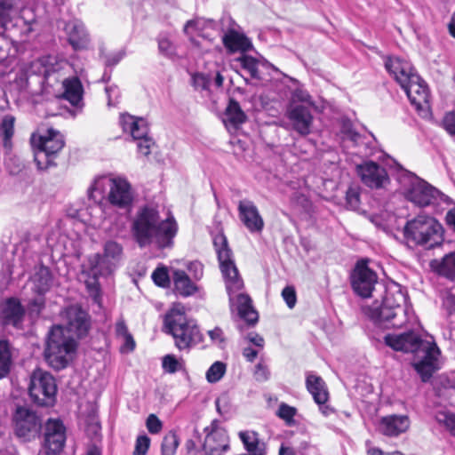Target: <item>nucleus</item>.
I'll return each mask as SVG.
<instances>
[{
  "instance_id": "10",
  "label": "nucleus",
  "mask_w": 455,
  "mask_h": 455,
  "mask_svg": "<svg viewBox=\"0 0 455 455\" xmlns=\"http://www.w3.org/2000/svg\"><path fill=\"white\" fill-rule=\"evenodd\" d=\"M205 437L201 443V434L197 429L193 432L192 438L188 439L185 447L189 455H224L230 450V440L228 431L222 427L218 419H213L204 427Z\"/></svg>"
},
{
  "instance_id": "43",
  "label": "nucleus",
  "mask_w": 455,
  "mask_h": 455,
  "mask_svg": "<svg viewBox=\"0 0 455 455\" xmlns=\"http://www.w3.org/2000/svg\"><path fill=\"white\" fill-rule=\"evenodd\" d=\"M217 411L225 419L231 417L233 409L229 401V398L226 395H222L215 401Z\"/></svg>"
},
{
  "instance_id": "63",
  "label": "nucleus",
  "mask_w": 455,
  "mask_h": 455,
  "mask_svg": "<svg viewBox=\"0 0 455 455\" xmlns=\"http://www.w3.org/2000/svg\"><path fill=\"white\" fill-rule=\"evenodd\" d=\"M445 224L448 229L455 233V207L447 212Z\"/></svg>"
},
{
  "instance_id": "49",
  "label": "nucleus",
  "mask_w": 455,
  "mask_h": 455,
  "mask_svg": "<svg viewBox=\"0 0 455 455\" xmlns=\"http://www.w3.org/2000/svg\"><path fill=\"white\" fill-rule=\"evenodd\" d=\"M211 79L209 76L203 73H196L192 76V85L197 91H204L209 88Z\"/></svg>"
},
{
  "instance_id": "52",
  "label": "nucleus",
  "mask_w": 455,
  "mask_h": 455,
  "mask_svg": "<svg viewBox=\"0 0 455 455\" xmlns=\"http://www.w3.org/2000/svg\"><path fill=\"white\" fill-rule=\"evenodd\" d=\"M158 50L160 53L167 58H172L176 53L173 44L167 38L158 40Z\"/></svg>"
},
{
  "instance_id": "18",
  "label": "nucleus",
  "mask_w": 455,
  "mask_h": 455,
  "mask_svg": "<svg viewBox=\"0 0 455 455\" xmlns=\"http://www.w3.org/2000/svg\"><path fill=\"white\" fill-rule=\"evenodd\" d=\"M237 210L240 220L251 233H260L262 231L264 220L252 201L241 200Z\"/></svg>"
},
{
  "instance_id": "35",
  "label": "nucleus",
  "mask_w": 455,
  "mask_h": 455,
  "mask_svg": "<svg viewBox=\"0 0 455 455\" xmlns=\"http://www.w3.org/2000/svg\"><path fill=\"white\" fill-rule=\"evenodd\" d=\"M12 363L11 347L8 341L0 340V379L5 377Z\"/></svg>"
},
{
  "instance_id": "30",
  "label": "nucleus",
  "mask_w": 455,
  "mask_h": 455,
  "mask_svg": "<svg viewBox=\"0 0 455 455\" xmlns=\"http://www.w3.org/2000/svg\"><path fill=\"white\" fill-rule=\"evenodd\" d=\"M239 437L249 455H265V444L254 431H241Z\"/></svg>"
},
{
  "instance_id": "19",
  "label": "nucleus",
  "mask_w": 455,
  "mask_h": 455,
  "mask_svg": "<svg viewBox=\"0 0 455 455\" xmlns=\"http://www.w3.org/2000/svg\"><path fill=\"white\" fill-rule=\"evenodd\" d=\"M25 310L19 299L10 298L1 306L0 323L4 327L12 326L20 329L24 319Z\"/></svg>"
},
{
  "instance_id": "64",
  "label": "nucleus",
  "mask_w": 455,
  "mask_h": 455,
  "mask_svg": "<svg viewBox=\"0 0 455 455\" xmlns=\"http://www.w3.org/2000/svg\"><path fill=\"white\" fill-rule=\"evenodd\" d=\"M443 422L446 427L449 429L451 435L455 437V415L445 414Z\"/></svg>"
},
{
  "instance_id": "17",
  "label": "nucleus",
  "mask_w": 455,
  "mask_h": 455,
  "mask_svg": "<svg viewBox=\"0 0 455 455\" xmlns=\"http://www.w3.org/2000/svg\"><path fill=\"white\" fill-rule=\"evenodd\" d=\"M287 117L298 133L302 136L310 133L313 116L309 106L293 101L287 109Z\"/></svg>"
},
{
  "instance_id": "2",
  "label": "nucleus",
  "mask_w": 455,
  "mask_h": 455,
  "mask_svg": "<svg viewBox=\"0 0 455 455\" xmlns=\"http://www.w3.org/2000/svg\"><path fill=\"white\" fill-rule=\"evenodd\" d=\"M68 63L55 56H44L28 64L20 71L17 82L20 86L33 95L41 94L46 87H54L61 83V98L73 107L82 106L84 89L78 77H64L62 71Z\"/></svg>"
},
{
  "instance_id": "24",
  "label": "nucleus",
  "mask_w": 455,
  "mask_h": 455,
  "mask_svg": "<svg viewBox=\"0 0 455 455\" xmlns=\"http://www.w3.org/2000/svg\"><path fill=\"white\" fill-rule=\"evenodd\" d=\"M306 387L317 404L324 403L328 401L329 393L325 382L320 376L313 372H307Z\"/></svg>"
},
{
  "instance_id": "16",
  "label": "nucleus",
  "mask_w": 455,
  "mask_h": 455,
  "mask_svg": "<svg viewBox=\"0 0 455 455\" xmlns=\"http://www.w3.org/2000/svg\"><path fill=\"white\" fill-rule=\"evenodd\" d=\"M108 202L119 209L129 210L133 202V192L130 183L123 178L110 179Z\"/></svg>"
},
{
  "instance_id": "36",
  "label": "nucleus",
  "mask_w": 455,
  "mask_h": 455,
  "mask_svg": "<svg viewBox=\"0 0 455 455\" xmlns=\"http://www.w3.org/2000/svg\"><path fill=\"white\" fill-rule=\"evenodd\" d=\"M12 9V4L10 0H0V28H4V31L14 28L17 26V22L10 17V12Z\"/></svg>"
},
{
  "instance_id": "54",
  "label": "nucleus",
  "mask_w": 455,
  "mask_h": 455,
  "mask_svg": "<svg viewBox=\"0 0 455 455\" xmlns=\"http://www.w3.org/2000/svg\"><path fill=\"white\" fill-rule=\"evenodd\" d=\"M282 297L289 308L295 307L297 295L293 286H285L282 291Z\"/></svg>"
},
{
  "instance_id": "32",
  "label": "nucleus",
  "mask_w": 455,
  "mask_h": 455,
  "mask_svg": "<svg viewBox=\"0 0 455 455\" xmlns=\"http://www.w3.org/2000/svg\"><path fill=\"white\" fill-rule=\"evenodd\" d=\"M14 28H10V30H4V28H0V65H4L7 67L8 58L10 55V50L14 42Z\"/></svg>"
},
{
  "instance_id": "9",
  "label": "nucleus",
  "mask_w": 455,
  "mask_h": 455,
  "mask_svg": "<svg viewBox=\"0 0 455 455\" xmlns=\"http://www.w3.org/2000/svg\"><path fill=\"white\" fill-rule=\"evenodd\" d=\"M165 332L172 336L179 350L189 349L200 343L203 335L195 320L188 318L181 304H174L164 320Z\"/></svg>"
},
{
  "instance_id": "44",
  "label": "nucleus",
  "mask_w": 455,
  "mask_h": 455,
  "mask_svg": "<svg viewBox=\"0 0 455 455\" xmlns=\"http://www.w3.org/2000/svg\"><path fill=\"white\" fill-rule=\"evenodd\" d=\"M443 300L442 307L446 311L447 315L451 316L455 314V294L451 290L441 291Z\"/></svg>"
},
{
  "instance_id": "48",
  "label": "nucleus",
  "mask_w": 455,
  "mask_h": 455,
  "mask_svg": "<svg viewBox=\"0 0 455 455\" xmlns=\"http://www.w3.org/2000/svg\"><path fill=\"white\" fill-rule=\"evenodd\" d=\"M86 287L93 302L100 306L101 292L98 277H93L92 281H87Z\"/></svg>"
},
{
  "instance_id": "8",
  "label": "nucleus",
  "mask_w": 455,
  "mask_h": 455,
  "mask_svg": "<svg viewBox=\"0 0 455 455\" xmlns=\"http://www.w3.org/2000/svg\"><path fill=\"white\" fill-rule=\"evenodd\" d=\"M444 228L434 217L419 214L408 220L403 228V235L408 247H423L431 250L443 244Z\"/></svg>"
},
{
  "instance_id": "56",
  "label": "nucleus",
  "mask_w": 455,
  "mask_h": 455,
  "mask_svg": "<svg viewBox=\"0 0 455 455\" xmlns=\"http://www.w3.org/2000/svg\"><path fill=\"white\" fill-rule=\"evenodd\" d=\"M254 377H255V379L259 382H265L269 379L270 371H269L267 366L264 363L259 362L256 365L255 371H254Z\"/></svg>"
},
{
  "instance_id": "53",
  "label": "nucleus",
  "mask_w": 455,
  "mask_h": 455,
  "mask_svg": "<svg viewBox=\"0 0 455 455\" xmlns=\"http://www.w3.org/2000/svg\"><path fill=\"white\" fill-rule=\"evenodd\" d=\"M125 52L124 51H119L116 52H113L110 54H103L101 53L100 56L104 59V64L106 68H113L116 65H117L121 60L124 57Z\"/></svg>"
},
{
  "instance_id": "51",
  "label": "nucleus",
  "mask_w": 455,
  "mask_h": 455,
  "mask_svg": "<svg viewBox=\"0 0 455 455\" xmlns=\"http://www.w3.org/2000/svg\"><path fill=\"white\" fill-rule=\"evenodd\" d=\"M105 92L108 98V106L116 107L120 98V90L116 84L106 86Z\"/></svg>"
},
{
  "instance_id": "5",
  "label": "nucleus",
  "mask_w": 455,
  "mask_h": 455,
  "mask_svg": "<svg viewBox=\"0 0 455 455\" xmlns=\"http://www.w3.org/2000/svg\"><path fill=\"white\" fill-rule=\"evenodd\" d=\"M343 153L357 157L352 160L355 173L370 188L379 189L390 182L387 170L378 163L366 160L373 155L371 141L358 132L355 124L343 116Z\"/></svg>"
},
{
  "instance_id": "42",
  "label": "nucleus",
  "mask_w": 455,
  "mask_h": 455,
  "mask_svg": "<svg viewBox=\"0 0 455 455\" xmlns=\"http://www.w3.org/2000/svg\"><path fill=\"white\" fill-rule=\"evenodd\" d=\"M163 369L168 373H175L184 367L182 360H178L173 355H166L163 358Z\"/></svg>"
},
{
  "instance_id": "50",
  "label": "nucleus",
  "mask_w": 455,
  "mask_h": 455,
  "mask_svg": "<svg viewBox=\"0 0 455 455\" xmlns=\"http://www.w3.org/2000/svg\"><path fill=\"white\" fill-rule=\"evenodd\" d=\"M148 431L152 435L159 434L163 429V422L155 414H149L146 419Z\"/></svg>"
},
{
  "instance_id": "39",
  "label": "nucleus",
  "mask_w": 455,
  "mask_h": 455,
  "mask_svg": "<svg viewBox=\"0 0 455 455\" xmlns=\"http://www.w3.org/2000/svg\"><path fill=\"white\" fill-rule=\"evenodd\" d=\"M14 122L15 118L12 115H6L4 116L0 130L4 139V146L5 148L9 147L11 144V139L14 133Z\"/></svg>"
},
{
  "instance_id": "60",
  "label": "nucleus",
  "mask_w": 455,
  "mask_h": 455,
  "mask_svg": "<svg viewBox=\"0 0 455 455\" xmlns=\"http://www.w3.org/2000/svg\"><path fill=\"white\" fill-rule=\"evenodd\" d=\"M137 148L140 154L144 156H148L150 154V147L152 144L151 140L148 137H144L143 139H137Z\"/></svg>"
},
{
  "instance_id": "62",
  "label": "nucleus",
  "mask_w": 455,
  "mask_h": 455,
  "mask_svg": "<svg viewBox=\"0 0 455 455\" xmlns=\"http://www.w3.org/2000/svg\"><path fill=\"white\" fill-rule=\"evenodd\" d=\"M208 334L213 342L222 343L225 341L223 331L220 327L209 331Z\"/></svg>"
},
{
  "instance_id": "13",
  "label": "nucleus",
  "mask_w": 455,
  "mask_h": 455,
  "mask_svg": "<svg viewBox=\"0 0 455 455\" xmlns=\"http://www.w3.org/2000/svg\"><path fill=\"white\" fill-rule=\"evenodd\" d=\"M28 391L35 403L52 406L56 401V380L51 373L36 369L31 374Z\"/></svg>"
},
{
  "instance_id": "21",
  "label": "nucleus",
  "mask_w": 455,
  "mask_h": 455,
  "mask_svg": "<svg viewBox=\"0 0 455 455\" xmlns=\"http://www.w3.org/2000/svg\"><path fill=\"white\" fill-rule=\"evenodd\" d=\"M410 427V419L406 415H389L383 417L379 422V431L387 436H397Z\"/></svg>"
},
{
  "instance_id": "26",
  "label": "nucleus",
  "mask_w": 455,
  "mask_h": 455,
  "mask_svg": "<svg viewBox=\"0 0 455 455\" xmlns=\"http://www.w3.org/2000/svg\"><path fill=\"white\" fill-rule=\"evenodd\" d=\"M89 273L92 277L108 275L116 268V263L106 255L95 253L89 258Z\"/></svg>"
},
{
  "instance_id": "37",
  "label": "nucleus",
  "mask_w": 455,
  "mask_h": 455,
  "mask_svg": "<svg viewBox=\"0 0 455 455\" xmlns=\"http://www.w3.org/2000/svg\"><path fill=\"white\" fill-rule=\"evenodd\" d=\"M123 246L121 243L108 240L104 244V254L117 266L123 258Z\"/></svg>"
},
{
  "instance_id": "22",
  "label": "nucleus",
  "mask_w": 455,
  "mask_h": 455,
  "mask_svg": "<svg viewBox=\"0 0 455 455\" xmlns=\"http://www.w3.org/2000/svg\"><path fill=\"white\" fill-rule=\"evenodd\" d=\"M120 124L124 132L129 133L135 140L143 139L148 133V126L145 119L129 114L120 116Z\"/></svg>"
},
{
  "instance_id": "20",
  "label": "nucleus",
  "mask_w": 455,
  "mask_h": 455,
  "mask_svg": "<svg viewBox=\"0 0 455 455\" xmlns=\"http://www.w3.org/2000/svg\"><path fill=\"white\" fill-rule=\"evenodd\" d=\"M401 87L405 92L411 103L417 108L421 106L422 101L426 102L427 100V85L419 75L415 73L411 75L410 80L403 83Z\"/></svg>"
},
{
  "instance_id": "27",
  "label": "nucleus",
  "mask_w": 455,
  "mask_h": 455,
  "mask_svg": "<svg viewBox=\"0 0 455 455\" xmlns=\"http://www.w3.org/2000/svg\"><path fill=\"white\" fill-rule=\"evenodd\" d=\"M174 291L184 298L194 295L198 286L191 280L184 270L175 269L172 272Z\"/></svg>"
},
{
  "instance_id": "59",
  "label": "nucleus",
  "mask_w": 455,
  "mask_h": 455,
  "mask_svg": "<svg viewBox=\"0 0 455 455\" xmlns=\"http://www.w3.org/2000/svg\"><path fill=\"white\" fill-rule=\"evenodd\" d=\"M12 267L11 265H4L0 271V289H5L9 284V282L12 278Z\"/></svg>"
},
{
  "instance_id": "31",
  "label": "nucleus",
  "mask_w": 455,
  "mask_h": 455,
  "mask_svg": "<svg viewBox=\"0 0 455 455\" xmlns=\"http://www.w3.org/2000/svg\"><path fill=\"white\" fill-rule=\"evenodd\" d=\"M247 116L241 108L240 104L234 99H230L225 110L224 122L234 128H237L245 123Z\"/></svg>"
},
{
  "instance_id": "41",
  "label": "nucleus",
  "mask_w": 455,
  "mask_h": 455,
  "mask_svg": "<svg viewBox=\"0 0 455 455\" xmlns=\"http://www.w3.org/2000/svg\"><path fill=\"white\" fill-rule=\"evenodd\" d=\"M346 207L352 211L360 209V188L350 187L346 193Z\"/></svg>"
},
{
  "instance_id": "15",
  "label": "nucleus",
  "mask_w": 455,
  "mask_h": 455,
  "mask_svg": "<svg viewBox=\"0 0 455 455\" xmlns=\"http://www.w3.org/2000/svg\"><path fill=\"white\" fill-rule=\"evenodd\" d=\"M13 421L16 435L25 440L35 438L42 427L39 417L26 407L17 408L13 415Z\"/></svg>"
},
{
  "instance_id": "4",
  "label": "nucleus",
  "mask_w": 455,
  "mask_h": 455,
  "mask_svg": "<svg viewBox=\"0 0 455 455\" xmlns=\"http://www.w3.org/2000/svg\"><path fill=\"white\" fill-rule=\"evenodd\" d=\"M178 229L173 215L168 212L163 217L158 207L153 204L140 207L131 222L132 239L140 248L151 245L159 250L172 248Z\"/></svg>"
},
{
  "instance_id": "57",
  "label": "nucleus",
  "mask_w": 455,
  "mask_h": 455,
  "mask_svg": "<svg viewBox=\"0 0 455 455\" xmlns=\"http://www.w3.org/2000/svg\"><path fill=\"white\" fill-rule=\"evenodd\" d=\"M44 307V298L42 294L28 302V308L31 315H38Z\"/></svg>"
},
{
  "instance_id": "12",
  "label": "nucleus",
  "mask_w": 455,
  "mask_h": 455,
  "mask_svg": "<svg viewBox=\"0 0 455 455\" xmlns=\"http://www.w3.org/2000/svg\"><path fill=\"white\" fill-rule=\"evenodd\" d=\"M411 180L405 190V198L419 207L437 204L440 201L446 202L449 197L425 180L410 172Z\"/></svg>"
},
{
  "instance_id": "46",
  "label": "nucleus",
  "mask_w": 455,
  "mask_h": 455,
  "mask_svg": "<svg viewBox=\"0 0 455 455\" xmlns=\"http://www.w3.org/2000/svg\"><path fill=\"white\" fill-rule=\"evenodd\" d=\"M151 440L147 435H140L137 437L133 455H147Z\"/></svg>"
},
{
  "instance_id": "28",
  "label": "nucleus",
  "mask_w": 455,
  "mask_h": 455,
  "mask_svg": "<svg viewBox=\"0 0 455 455\" xmlns=\"http://www.w3.org/2000/svg\"><path fill=\"white\" fill-rule=\"evenodd\" d=\"M68 39L75 50L84 49L89 44V36L84 25L75 20L67 25Z\"/></svg>"
},
{
  "instance_id": "3",
  "label": "nucleus",
  "mask_w": 455,
  "mask_h": 455,
  "mask_svg": "<svg viewBox=\"0 0 455 455\" xmlns=\"http://www.w3.org/2000/svg\"><path fill=\"white\" fill-rule=\"evenodd\" d=\"M65 318V328L70 335L65 334L63 326H53L48 333L44 349L46 362L57 371L66 368L71 360V355L76 348L74 336L78 339L86 336L91 327L90 315L80 306L67 307Z\"/></svg>"
},
{
  "instance_id": "33",
  "label": "nucleus",
  "mask_w": 455,
  "mask_h": 455,
  "mask_svg": "<svg viewBox=\"0 0 455 455\" xmlns=\"http://www.w3.org/2000/svg\"><path fill=\"white\" fill-rule=\"evenodd\" d=\"M236 61L240 63L242 69L247 74L248 76H244V81L249 84V78L260 79L259 71V60L250 55L242 54L236 59Z\"/></svg>"
},
{
  "instance_id": "11",
  "label": "nucleus",
  "mask_w": 455,
  "mask_h": 455,
  "mask_svg": "<svg viewBox=\"0 0 455 455\" xmlns=\"http://www.w3.org/2000/svg\"><path fill=\"white\" fill-rule=\"evenodd\" d=\"M31 145L34 148V159L40 170H46L54 166V159L63 148L65 140L63 135L52 128L47 129L38 136L33 134Z\"/></svg>"
},
{
  "instance_id": "47",
  "label": "nucleus",
  "mask_w": 455,
  "mask_h": 455,
  "mask_svg": "<svg viewBox=\"0 0 455 455\" xmlns=\"http://www.w3.org/2000/svg\"><path fill=\"white\" fill-rule=\"evenodd\" d=\"M152 279L154 283L159 286L165 288L170 283V277L165 267H158L152 273Z\"/></svg>"
},
{
  "instance_id": "1",
  "label": "nucleus",
  "mask_w": 455,
  "mask_h": 455,
  "mask_svg": "<svg viewBox=\"0 0 455 455\" xmlns=\"http://www.w3.org/2000/svg\"><path fill=\"white\" fill-rule=\"evenodd\" d=\"M368 259L358 260L351 272L350 283L357 296L372 298L371 305L362 307L363 315L380 328H400L407 322L406 297L400 286L387 287L369 267Z\"/></svg>"
},
{
  "instance_id": "14",
  "label": "nucleus",
  "mask_w": 455,
  "mask_h": 455,
  "mask_svg": "<svg viewBox=\"0 0 455 455\" xmlns=\"http://www.w3.org/2000/svg\"><path fill=\"white\" fill-rule=\"evenodd\" d=\"M66 442V428L60 419H48L40 455H58Z\"/></svg>"
},
{
  "instance_id": "34",
  "label": "nucleus",
  "mask_w": 455,
  "mask_h": 455,
  "mask_svg": "<svg viewBox=\"0 0 455 455\" xmlns=\"http://www.w3.org/2000/svg\"><path fill=\"white\" fill-rule=\"evenodd\" d=\"M33 282L37 293H45L52 283V276L50 269L46 267H39L33 276Z\"/></svg>"
},
{
  "instance_id": "58",
  "label": "nucleus",
  "mask_w": 455,
  "mask_h": 455,
  "mask_svg": "<svg viewBox=\"0 0 455 455\" xmlns=\"http://www.w3.org/2000/svg\"><path fill=\"white\" fill-rule=\"evenodd\" d=\"M443 125L450 135L455 136V111L449 112L444 116Z\"/></svg>"
},
{
  "instance_id": "25",
  "label": "nucleus",
  "mask_w": 455,
  "mask_h": 455,
  "mask_svg": "<svg viewBox=\"0 0 455 455\" xmlns=\"http://www.w3.org/2000/svg\"><path fill=\"white\" fill-rule=\"evenodd\" d=\"M223 44L230 52H240L242 54L252 48L250 39L234 29H230L223 36Z\"/></svg>"
},
{
  "instance_id": "6",
  "label": "nucleus",
  "mask_w": 455,
  "mask_h": 455,
  "mask_svg": "<svg viewBox=\"0 0 455 455\" xmlns=\"http://www.w3.org/2000/svg\"><path fill=\"white\" fill-rule=\"evenodd\" d=\"M220 267L226 282V289L229 296L231 305L235 300L236 309L240 318L244 320L248 325L253 326L258 323L259 315L252 306V301L249 295L239 293L234 297V293L239 291L243 287V282L239 275L238 269L233 259L232 251L228 247V239L224 234H219L213 238Z\"/></svg>"
},
{
  "instance_id": "29",
  "label": "nucleus",
  "mask_w": 455,
  "mask_h": 455,
  "mask_svg": "<svg viewBox=\"0 0 455 455\" xmlns=\"http://www.w3.org/2000/svg\"><path fill=\"white\" fill-rule=\"evenodd\" d=\"M432 270L438 275L455 281V251L445 254L441 259L430 262Z\"/></svg>"
},
{
  "instance_id": "23",
  "label": "nucleus",
  "mask_w": 455,
  "mask_h": 455,
  "mask_svg": "<svg viewBox=\"0 0 455 455\" xmlns=\"http://www.w3.org/2000/svg\"><path fill=\"white\" fill-rule=\"evenodd\" d=\"M385 68L400 85L409 81L411 75L414 73L411 63L398 57H387L385 60Z\"/></svg>"
},
{
  "instance_id": "55",
  "label": "nucleus",
  "mask_w": 455,
  "mask_h": 455,
  "mask_svg": "<svg viewBox=\"0 0 455 455\" xmlns=\"http://www.w3.org/2000/svg\"><path fill=\"white\" fill-rule=\"evenodd\" d=\"M187 268L192 275L194 280L198 281L203 277L204 266L201 262L197 260L190 261L188 263Z\"/></svg>"
},
{
  "instance_id": "38",
  "label": "nucleus",
  "mask_w": 455,
  "mask_h": 455,
  "mask_svg": "<svg viewBox=\"0 0 455 455\" xmlns=\"http://www.w3.org/2000/svg\"><path fill=\"white\" fill-rule=\"evenodd\" d=\"M180 444V439L177 434L170 431L164 435L161 444L162 455H174Z\"/></svg>"
},
{
  "instance_id": "40",
  "label": "nucleus",
  "mask_w": 455,
  "mask_h": 455,
  "mask_svg": "<svg viewBox=\"0 0 455 455\" xmlns=\"http://www.w3.org/2000/svg\"><path fill=\"white\" fill-rule=\"evenodd\" d=\"M226 372V364L217 361L206 371V379L210 383H216L221 379Z\"/></svg>"
},
{
  "instance_id": "45",
  "label": "nucleus",
  "mask_w": 455,
  "mask_h": 455,
  "mask_svg": "<svg viewBox=\"0 0 455 455\" xmlns=\"http://www.w3.org/2000/svg\"><path fill=\"white\" fill-rule=\"evenodd\" d=\"M297 413V410L295 407H292V406H290L288 405L287 403H281L279 405V408H278V411H277V416L283 419L287 425H291L292 423H294V416L296 415Z\"/></svg>"
},
{
  "instance_id": "7",
  "label": "nucleus",
  "mask_w": 455,
  "mask_h": 455,
  "mask_svg": "<svg viewBox=\"0 0 455 455\" xmlns=\"http://www.w3.org/2000/svg\"><path fill=\"white\" fill-rule=\"evenodd\" d=\"M384 341L387 346L395 351L422 353L421 359L412 363L422 382H427L439 369L437 359L440 355L439 348L435 343L424 340L417 332L409 331L400 334H387Z\"/></svg>"
},
{
  "instance_id": "61",
  "label": "nucleus",
  "mask_w": 455,
  "mask_h": 455,
  "mask_svg": "<svg viewBox=\"0 0 455 455\" xmlns=\"http://www.w3.org/2000/svg\"><path fill=\"white\" fill-rule=\"evenodd\" d=\"M102 181H103L102 178H97L93 180L92 184L89 187L87 193H88V196L90 199L96 201L97 196H95V193L99 192L100 195L101 194Z\"/></svg>"
}]
</instances>
